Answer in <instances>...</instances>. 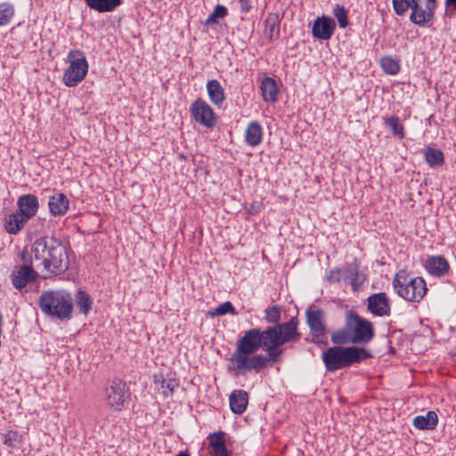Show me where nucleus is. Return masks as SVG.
<instances>
[{
    "label": "nucleus",
    "mask_w": 456,
    "mask_h": 456,
    "mask_svg": "<svg viewBox=\"0 0 456 456\" xmlns=\"http://www.w3.org/2000/svg\"><path fill=\"white\" fill-rule=\"evenodd\" d=\"M298 319L292 317L282 324L268 326L261 330L253 328L244 332V335L237 340L236 349L231 354L230 362L239 359V355L255 354L257 350H263L269 346L297 341L300 338L297 330Z\"/></svg>",
    "instance_id": "f257e3e1"
},
{
    "label": "nucleus",
    "mask_w": 456,
    "mask_h": 456,
    "mask_svg": "<svg viewBox=\"0 0 456 456\" xmlns=\"http://www.w3.org/2000/svg\"><path fill=\"white\" fill-rule=\"evenodd\" d=\"M34 260L51 274L60 275L65 273L69 260L65 245L53 236H41L31 245Z\"/></svg>",
    "instance_id": "f03ea898"
},
{
    "label": "nucleus",
    "mask_w": 456,
    "mask_h": 456,
    "mask_svg": "<svg viewBox=\"0 0 456 456\" xmlns=\"http://www.w3.org/2000/svg\"><path fill=\"white\" fill-rule=\"evenodd\" d=\"M371 357L369 350L355 346H331L322 354V360L328 372L350 367Z\"/></svg>",
    "instance_id": "7ed1b4c3"
},
{
    "label": "nucleus",
    "mask_w": 456,
    "mask_h": 456,
    "mask_svg": "<svg viewBox=\"0 0 456 456\" xmlns=\"http://www.w3.org/2000/svg\"><path fill=\"white\" fill-rule=\"evenodd\" d=\"M278 344L265 349L266 354H253L248 355H239V359L231 362L232 370L236 376H246L247 373L255 371L259 373L273 363L279 362L283 354L282 346Z\"/></svg>",
    "instance_id": "20e7f679"
},
{
    "label": "nucleus",
    "mask_w": 456,
    "mask_h": 456,
    "mask_svg": "<svg viewBox=\"0 0 456 456\" xmlns=\"http://www.w3.org/2000/svg\"><path fill=\"white\" fill-rule=\"evenodd\" d=\"M41 311L47 316L67 321L71 319L73 298L66 290L43 291L38 299Z\"/></svg>",
    "instance_id": "39448f33"
},
{
    "label": "nucleus",
    "mask_w": 456,
    "mask_h": 456,
    "mask_svg": "<svg viewBox=\"0 0 456 456\" xmlns=\"http://www.w3.org/2000/svg\"><path fill=\"white\" fill-rule=\"evenodd\" d=\"M395 12L404 15L409 9V20L414 25L426 27L433 22L435 12L437 8V0H392Z\"/></svg>",
    "instance_id": "423d86ee"
},
{
    "label": "nucleus",
    "mask_w": 456,
    "mask_h": 456,
    "mask_svg": "<svg viewBox=\"0 0 456 456\" xmlns=\"http://www.w3.org/2000/svg\"><path fill=\"white\" fill-rule=\"evenodd\" d=\"M392 286L400 297L409 302H419L427 293L425 280L421 277H411L406 270L396 273Z\"/></svg>",
    "instance_id": "0eeeda50"
},
{
    "label": "nucleus",
    "mask_w": 456,
    "mask_h": 456,
    "mask_svg": "<svg viewBox=\"0 0 456 456\" xmlns=\"http://www.w3.org/2000/svg\"><path fill=\"white\" fill-rule=\"evenodd\" d=\"M346 327L351 328L354 344H367L375 336L372 322L360 316L354 310L346 313Z\"/></svg>",
    "instance_id": "6e6552de"
},
{
    "label": "nucleus",
    "mask_w": 456,
    "mask_h": 456,
    "mask_svg": "<svg viewBox=\"0 0 456 456\" xmlns=\"http://www.w3.org/2000/svg\"><path fill=\"white\" fill-rule=\"evenodd\" d=\"M69 65L64 72L63 82L69 87L76 86L87 74L88 63L85 53L79 50L69 53Z\"/></svg>",
    "instance_id": "1a4fd4ad"
},
{
    "label": "nucleus",
    "mask_w": 456,
    "mask_h": 456,
    "mask_svg": "<svg viewBox=\"0 0 456 456\" xmlns=\"http://www.w3.org/2000/svg\"><path fill=\"white\" fill-rule=\"evenodd\" d=\"M305 317L310 329L312 342L327 346L328 341L324 336L326 331L325 312L322 309L311 306L305 311Z\"/></svg>",
    "instance_id": "9d476101"
},
{
    "label": "nucleus",
    "mask_w": 456,
    "mask_h": 456,
    "mask_svg": "<svg viewBox=\"0 0 456 456\" xmlns=\"http://www.w3.org/2000/svg\"><path fill=\"white\" fill-rule=\"evenodd\" d=\"M129 399V388L119 379H113L110 386L106 388L107 404L114 411H121Z\"/></svg>",
    "instance_id": "9b49d317"
},
{
    "label": "nucleus",
    "mask_w": 456,
    "mask_h": 456,
    "mask_svg": "<svg viewBox=\"0 0 456 456\" xmlns=\"http://www.w3.org/2000/svg\"><path fill=\"white\" fill-rule=\"evenodd\" d=\"M190 112L197 123L207 128H213L217 123V117L213 109L201 98H198L191 103Z\"/></svg>",
    "instance_id": "f8f14e48"
},
{
    "label": "nucleus",
    "mask_w": 456,
    "mask_h": 456,
    "mask_svg": "<svg viewBox=\"0 0 456 456\" xmlns=\"http://www.w3.org/2000/svg\"><path fill=\"white\" fill-rule=\"evenodd\" d=\"M336 29L335 20L326 15L317 17L313 23L312 34L318 40H329Z\"/></svg>",
    "instance_id": "ddd939ff"
},
{
    "label": "nucleus",
    "mask_w": 456,
    "mask_h": 456,
    "mask_svg": "<svg viewBox=\"0 0 456 456\" xmlns=\"http://www.w3.org/2000/svg\"><path fill=\"white\" fill-rule=\"evenodd\" d=\"M367 303L368 310L375 316H389L391 314L389 298L385 292L370 295Z\"/></svg>",
    "instance_id": "4468645a"
},
{
    "label": "nucleus",
    "mask_w": 456,
    "mask_h": 456,
    "mask_svg": "<svg viewBox=\"0 0 456 456\" xmlns=\"http://www.w3.org/2000/svg\"><path fill=\"white\" fill-rule=\"evenodd\" d=\"M37 277V273L30 264L21 265L18 270H13L11 274L12 283L17 289H22L28 283L34 281Z\"/></svg>",
    "instance_id": "2eb2a0df"
},
{
    "label": "nucleus",
    "mask_w": 456,
    "mask_h": 456,
    "mask_svg": "<svg viewBox=\"0 0 456 456\" xmlns=\"http://www.w3.org/2000/svg\"><path fill=\"white\" fill-rule=\"evenodd\" d=\"M343 272L346 273L345 280L349 281L354 291L359 290L363 286L366 276L360 271V263L357 259L346 265Z\"/></svg>",
    "instance_id": "dca6fc26"
},
{
    "label": "nucleus",
    "mask_w": 456,
    "mask_h": 456,
    "mask_svg": "<svg viewBox=\"0 0 456 456\" xmlns=\"http://www.w3.org/2000/svg\"><path fill=\"white\" fill-rule=\"evenodd\" d=\"M18 210L28 220L36 216L39 208L38 199L34 194H23L17 200Z\"/></svg>",
    "instance_id": "f3484780"
},
{
    "label": "nucleus",
    "mask_w": 456,
    "mask_h": 456,
    "mask_svg": "<svg viewBox=\"0 0 456 456\" xmlns=\"http://www.w3.org/2000/svg\"><path fill=\"white\" fill-rule=\"evenodd\" d=\"M424 266L428 273L437 277L444 276L450 269L447 259L443 256H428Z\"/></svg>",
    "instance_id": "a211bd4d"
},
{
    "label": "nucleus",
    "mask_w": 456,
    "mask_h": 456,
    "mask_svg": "<svg viewBox=\"0 0 456 456\" xmlns=\"http://www.w3.org/2000/svg\"><path fill=\"white\" fill-rule=\"evenodd\" d=\"M69 200L64 193L54 192L49 197L48 208L53 216H64L69 210Z\"/></svg>",
    "instance_id": "6ab92c4d"
},
{
    "label": "nucleus",
    "mask_w": 456,
    "mask_h": 456,
    "mask_svg": "<svg viewBox=\"0 0 456 456\" xmlns=\"http://www.w3.org/2000/svg\"><path fill=\"white\" fill-rule=\"evenodd\" d=\"M231 411L234 414H242L248 403V394L242 389H236L232 392L229 398Z\"/></svg>",
    "instance_id": "aec40b11"
},
{
    "label": "nucleus",
    "mask_w": 456,
    "mask_h": 456,
    "mask_svg": "<svg viewBox=\"0 0 456 456\" xmlns=\"http://www.w3.org/2000/svg\"><path fill=\"white\" fill-rule=\"evenodd\" d=\"M28 219L19 211L11 213L4 217V229L9 234H17L20 232Z\"/></svg>",
    "instance_id": "412c9836"
},
{
    "label": "nucleus",
    "mask_w": 456,
    "mask_h": 456,
    "mask_svg": "<svg viewBox=\"0 0 456 456\" xmlns=\"http://www.w3.org/2000/svg\"><path fill=\"white\" fill-rule=\"evenodd\" d=\"M87 7L100 13L112 12L124 3V0H84Z\"/></svg>",
    "instance_id": "4be33fe9"
},
{
    "label": "nucleus",
    "mask_w": 456,
    "mask_h": 456,
    "mask_svg": "<svg viewBox=\"0 0 456 456\" xmlns=\"http://www.w3.org/2000/svg\"><path fill=\"white\" fill-rule=\"evenodd\" d=\"M206 88L210 102L217 107L222 106L225 101V94L220 82L216 79H211L208 81Z\"/></svg>",
    "instance_id": "5701e85b"
},
{
    "label": "nucleus",
    "mask_w": 456,
    "mask_h": 456,
    "mask_svg": "<svg viewBox=\"0 0 456 456\" xmlns=\"http://www.w3.org/2000/svg\"><path fill=\"white\" fill-rule=\"evenodd\" d=\"M438 424L437 414L429 411L426 415H418L412 420V425L419 430H434Z\"/></svg>",
    "instance_id": "b1692460"
},
{
    "label": "nucleus",
    "mask_w": 456,
    "mask_h": 456,
    "mask_svg": "<svg viewBox=\"0 0 456 456\" xmlns=\"http://www.w3.org/2000/svg\"><path fill=\"white\" fill-rule=\"evenodd\" d=\"M224 436L225 433L224 431L214 432L208 436L209 447L212 448L216 456H229Z\"/></svg>",
    "instance_id": "393cba45"
},
{
    "label": "nucleus",
    "mask_w": 456,
    "mask_h": 456,
    "mask_svg": "<svg viewBox=\"0 0 456 456\" xmlns=\"http://www.w3.org/2000/svg\"><path fill=\"white\" fill-rule=\"evenodd\" d=\"M260 89L265 102H275L277 101L279 88L273 78L265 77L261 82Z\"/></svg>",
    "instance_id": "a878e982"
},
{
    "label": "nucleus",
    "mask_w": 456,
    "mask_h": 456,
    "mask_svg": "<svg viewBox=\"0 0 456 456\" xmlns=\"http://www.w3.org/2000/svg\"><path fill=\"white\" fill-rule=\"evenodd\" d=\"M263 139V128L257 121L250 122L245 132V141L248 145L256 147L259 145Z\"/></svg>",
    "instance_id": "bb28decb"
},
{
    "label": "nucleus",
    "mask_w": 456,
    "mask_h": 456,
    "mask_svg": "<svg viewBox=\"0 0 456 456\" xmlns=\"http://www.w3.org/2000/svg\"><path fill=\"white\" fill-rule=\"evenodd\" d=\"M281 18L275 12H270L265 20V33L271 41L280 37Z\"/></svg>",
    "instance_id": "cd10ccee"
},
{
    "label": "nucleus",
    "mask_w": 456,
    "mask_h": 456,
    "mask_svg": "<svg viewBox=\"0 0 456 456\" xmlns=\"http://www.w3.org/2000/svg\"><path fill=\"white\" fill-rule=\"evenodd\" d=\"M424 158L430 167L442 166L444 163L443 151L436 148L428 147L424 150Z\"/></svg>",
    "instance_id": "c85d7f7f"
},
{
    "label": "nucleus",
    "mask_w": 456,
    "mask_h": 456,
    "mask_svg": "<svg viewBox=\"0 0 456 456\" xmlns=\"http://www.w3.org/2000/svg\"><path fill=\"white\" fill-rule=\"evenodd\" d=\"M330 338L335 345L354 344L351 328L346 327V325L332 332Z\"/></svg>",
    "instance_id": "c756f323"
},
{
    "label": "nucleus",
    "mask_w": 456,
    "mask_h": 456,
    "mask_svg": "<svg viewBox=\"0 0 456 456\" xmlns=\"http://www.w3.org/2000/svg\"><path fill=\"white\" fill-rule=\"evenodd\" d=\"M384 124L386 126L389 127L393 133V134L399 139H403L405 137L404 127L400 118L397 116H393L391 118H384Z\"/></svg>",
    "instance_id": "7c9ffc66"
},
{
    "label": "nucleus",
    "mask_w": 456,
    "mask_h": 456,
    "mask_svg": "<svg viewBox=\"0 0 456 456\" xmlns=\"http://www.w3.org/2000/svg\"><path fill=\"white\" fill-rule=\"evenodd\" d=\"M380 67L383 71L389 75H396L400 71L399 61L391 56H384L380 59Z\"/></svg>",
    "instance_id": "2f4dec72"
},
{
    "label": "nucleus",
    "mask_w": 456,
    "mask_h": 456,
    "mask_svg": "<svg viewBox=\"0 0 456 456\" xmlns=\"http://www.w3.org/2000/svg\"><path fill=\"white\" fill-rule=\"evenodd\" d=\"M77 305L79 308L80 313L87 314L92 308V300L89 295L79 289L77 293Z\"/></svg>",
    "instance_id": "473e14b6"
},
{
    "label": "nucleus",
    "mask_w": 456,
    "mask_h": 456,
    "mask_svg": "<svg viewBox=\"0 0 456 456\" xmlns=\"http://www.w3.org/2000/svg\"><path fill=\"white\" fill-rule=\"evenodd\" d=\"M159 383L160 384V387L163 389L162 393L165 396L172 395L179 386L178 380L175 378L163 379L161 377V379H156L155 384Z\"/></svg>",
    "instance_id": "72a5a7b5"
},
{
    "label": "nucleus",
    "mask_w": 456,
    "mask_h": 456,
    "mask_svg": "<svg viewBox=\"0 0 456 456\" xmlns=\"http://www.w3.org/2000/svg\"><path fill=\"white\" fill-rule=\"evenodd\" d=\"M281 316V308H280V306H278L276 305L268 306L265 310V321L267 323H270L273 325L281 324L280 323Z\"/></svg>",
    "instance_id": "f704fd0d"
},
{
    "label": "nucleus",
    "mask_w": 456,
    "mask_h": 456,
    "mask_svg": "<svg viewBox=\"0 0 456 456\" xmlns=\"http://www.w3.org/2000/svg\"><path fill=\"white\" fill-rule=\"evenodd\" d=\"M13 15L14 8L11 4H0V27L9 24Z\"/></svg>",
    "instance_id": "c9c22d12"
},
{
    "label": "nucleus",
    "mask_w": 456,
    "mask_h": 456,
    "mask_svg": "<svg viewBox=\"0 0 456 456\" xmlns=\"http://www.w3.org/2000/svg\"><path fill=\"white\" fill-rule=\"evenodd\" d=\"M227 8L224 5L217 4L215 6L214 11L208 15V19L204 21L205 26H209L217 22L218 19L224 18L227 15Z\"/></svg>",
    "instance_id": "e433bc0d"
},
{
    "label": "nucleus",
    "mask_w": 456,
    "mask_h": 456,
    "mask_svg": "<svg viewBox=\"0 0 456 456\" xmlns=\"http://www.w3.org/2000/svg\"><path fill=\"white\" fill-rule=\"evenodd\" d=\"M333 14L338 20L340 28H346L348 24L347 11L343 5L336 4L333 8Z\"/></svg>",
    "instance_id": "4c0bfd02"
},
{
    "label": "nucleus",
    "mask_w": 456,
    "mask_h": 456,
    "mask_svg": "<svg viewBox=\"0 0 456 456\" xmlns=\"http://www.w3.org/2000/svg\"><path fill=\"white\" fill-rule=\"evenodd\" d=\"M227 314H231L232 315H236L238 313L230 301L224 302L220 304L214 312H210L209 314L211 316H222Z\"/></svg>",
    "instance_id": "58836bf2"
},
{
    "label": "nucleus",
    "mask_w": 456,
    "mask_h": 456,
    "mask_svg": "<svg viewBox=\"0 0 456 456\" xmlns=\"http://www.w3.org/2000/svg\"><path fill=\"white\" fill-rule=\"evenodd\" d=\"M20 441V435L18 431L9 430L3 435V443L8 447L13 448Z\"/></svg>",
    "instance_id": "ea45409f"
},
{
    "label": "nucleus",
    "mask_w": 456,
    "mask_h": 456,
    "mask_svg": "<svg viewBox=\"0 0 456 456\" xmlns=\"http://www.w3.org/2000/svg\"><path fill=\"white\" fill-rule=\"evenodd\" d=\"M342 269L337 267L330 270L329 273L325 276V280L330 283H338L341 281Z\"/></svg>",
    "instance_id": "a19ab883"
},
{
    "label": "nucleus",
    "mask_w": 456,
    "mask_h": 456,
    "mask_svg": "<svg viewBox=\"0 0 456 456\" xmlns=\"http://www.w3.org/2000/svg\"><path fill=\"white\" fill-rule=\"evenodd\" d=\"M444 16L452 18L456 12V0H445Z\"/></svg>",
    "instance_id": "79ce46f5"
},
{
    "label": "nucleus",
    "mask_w": 456,
    "mask_h": 456,
    "mask_svg": "<svg viewBox=\"0 0 456 456\" xmlns=\"http://www.w3.org/2000/svg\"><path fill=\"white\" fill-rule=\"evenodd\" d=\"M239 2L240 4V11L241 13L247 14L251 11V0H239Z\"/></svg>",
    "instance_id": "37998d69"
},
{
    "label": "nucleus",
    "mask_w": 456,
    "mask_h": 456,
    "mask_svg": "<svg viewBox=\"0 0 456 456\" xmlns=\"http://www.w3.org/2000/svg\"><path fill=\"white\" fill-rule=\"evenodd\" d=\"M175 456H190L187 452H180Z\"/></svg>",
    "instance_id": "c03bdc74"
},
{
    "label": "nucleus",
    "mask_w": 456,
    "mask_h": 456,
    "mask_svg": "<svg viewBox=\"0 0 456 456\" xmlns=\"http://www.w3.org/2000/svg\"><path fill=\"white\" fill-rule=\"evenodd\" d=\"M26 256H27L26 252H25V251H23V252L21 253V255H20L21 259H22L23 261H26Z\"/></svg>",
    "instance_id": "a18cd8bd"
},
{
    "label": "nucleus",
    "mask_w": 456,
    "mask_h": 456,
    "mask_svg": "<svg viewBox=\"0 0 456 456\" xmlns=\"http://www.w3.org/2000/svg\"><path fill=\"white\" fill-rule=\"evenodd\" d=\"M454 355H456V351H455V354H454Z\"/></svg>",
    "instance_id": "49530a36"
}]
</instances>
